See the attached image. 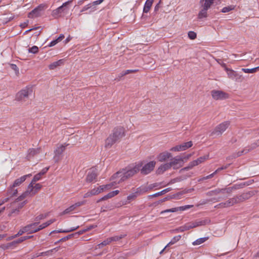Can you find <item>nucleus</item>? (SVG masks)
Wrapping results in <instances>:
<instances>
[{
  "label": "nucleus",
  "instance_id": "nucleus-1",
  "mask_svg": "<svg viewBox=\"0 0 259 259\" xmlns=\"http://www.w3.org/2000/svg\"><path fill=\"white\" fill-rule=\"evenodd\" d=\"M142 165V163H139L133 167H126L117 171L112 176L113 179H116L114 182L119 184L132 178L140 171Z\"/></svg>",
  "mask_w": 259,
  "mask_h": 259
},
{
  "label": "nucleus",
  "instance_id": "nucleus-2",
  "mask_svg": "<svg viewBox=\"0 0 259 259\" xmlns=\"http://www.w3.org/2000/svg\"><path fill=\"white\" fill-rule=\"evenodd\" d=\"M125 136V130L122 126L115 127L112 134L106 139L105 146L107 148H110L115 143L119 141Z\"/></svg>",
  "mask_w": 259,
  "mask_h": 259
},
{
  "label": "nucleus",
  "instance_id": "nucleus-3",
  "mask_svg": "<svg viewBox=\"0 0 259 259\" xmlns=\"http://www.w3.org/2000/svg\"><path fill=\"white\" fill-rule=\"evenodd\" d=\"M32 93L31 87H26L17 93L15 100L21 103L24 102L28 100L29 96L32 94Z\"/></svg>",
  "mask_w": 259,
  "mask_h": 259
},
{
  "label": "nucleus",
  "instance_id": "nucleus-4",
  "mask_svg": "<svg viewBox=\"0 0 259 259\" xmlns=\"http://www.w3.org/2000/svg\"><path fill=\"white\" fill-rule=\"evenodd\" d=\"M222 66L225 68V70L227 72L228 77L229 78L232 80H235L237 82H242L243 81V77H242V75L239 74L237 72L233 70L232 69L227 68L225 64H223Z\"/></svg>",
  "mask_w": 259,
  "mask_h": 259
},
{
  "label": "nucleus",
  "instance_id": "nucleus-5",
  "mask_svg": "<svg viewBox=\"0 0 259 259\" xmlns=\"http://www.w3.org/2000/svg\"><path fill=\"white\" fill-rule=\"evenodd\" d=\"M230 125L228 121H224L217 125L214 130L211 132V136H221L222 134L227 130Z\"/></svg>",
  "mask_w": 259,
  "mask_h": 259
},
{
  "label": "nucleus",
  "instance_id": "nucleus-6",
  "mask_svg": "<svg viewBox=\"0 0 259 259\" xmlns=\"http://www.w3.org/2000/svg\"><path fill=\"white\" fill-rule=\"evenodd\" d=\"M72 2L73 0H69L67 2L64 3L62 6L53 11L52 14V16L55 18L60 17L62 13L68 10L69 8H67V6L72 3Z\"/></svg>",
  "mask_w": 259,
  "mask_h": 259
},
{
  "label": "nucleus",
  "instance_id": "nucleus-7",
  "mask_svg": "<svg viewBox=\"0 0 259 259\" xmlns=\"http://www.w3.org/2000/svg\"><path fill=\"white\" fill-rule=\"evenodd\" d=\"M45 7L44 4H40L29 13L28 17L30 18H33L40 16L41 12L45 10Z\"/></svg>",
  "mask_w": 259,
  "mask_h": 259
},
{
  "label": "nucleus",
  "instance_id": "nucleus-8",
  "mask_svg": "<svg viewBox=\"0 0 259 259\" xmlns=\"http://www.w3.org/2000/svg\"><path fill=\"white\" fill-rule=\"evenodd\" d=\"M155 164L156 162L155 161H151L145 164L143 166H142L140 169L141 173L144 175L149 174L153 170Z\"/></svg>",
  "mask_w": 259,
  "mask_h": 259
},
{
  "label": "nucleus",
  "instance_id": "nucleus-9",
  "mask_svg": "<svg viewBox=\"0 0 259 259\" xmlns=\"http://www.w3.org/2000/svg\"><path fill=\"white\" fill-rule=\"evenodd\" d=\"M69 144L66 143L62 144L58 147L54 151L55 155L53 157V159L55 162H58L61 159V155L65 151L66 147Z\"/></svg>",
  "mask_w": 259,
  "mask_h": 259
},
{
  "label": "nucleus",
  "instance_id": "nucleus-10",
  "mask_svg": "<svg viewBox=\"0 0 259 259\" xmlns=\"http://www.w3.org/2000/svg\"><path fill=\"white\" fill-rule=\"evenodd\" d=\"M212 98L215 100H224L228 98V94L222 91L212 90L211 92Z\"/></svg>",
  "mask_w": 259,
  "mask_h": 259
},
{
  "label": "nucleus",
  "instance_id": "nucleus-11",
  "mask_svg": "<svg viewBox=\"0 0 259 259\" xmlns=\"http://www.w3.org/2000/svg\"><path fill=\"white\" fill-rule=\"evenodd\" d=\"M183 158L180 156H176L171 159L169 163L173 169H176L182 166Z\"/></svg>",
  "mask_w": 259,
  "mask_h": 259
},
{
  "label": "nucleus",
  "instance_id": "nucleus-12",
  "mask_svg": "<svg viewBox=\"0 0 259 259\" xmlns=\"http://www.w3.org/2000/svg\"><path fill=\"white\" fill-rule=\"evenodd\" d=\"M98 175L96 170L95 169H91L88 173L85 180L88 183L93 182L96 181Z\"/></svg>",
  "mask_w": 259,
  "mask_h": 259
},
{
  "label": "nucleus",
  "instance_id": "nucleus-13",
  "mask_svg": "<svg viewBox=\"0 0 259 259\" xmlns=\"http://www.w3.org/2000/svg\"><path fill=\"white\" fill-rule=\"evenodd\" d=\"M255 194V193L253 191H249L248 192H244L241 194H238V197L240 203L244 202V201L249 199L252 196Z\"/></svg>",
  "mask_w": 259,
  "mask_h": 259
},
{
  "label": "nucleus",
  "instance_id": "nucleus-14",
  "mask_svg": "<svg viewBox=\"0 0 259 259\" xmlns=\"http://www.w3.org/2000/svg\"><path fill=\"white\" fill-rule=\"evenodd\" d=\"M191 207V205H185V206H182L178 207L172 208L170 209H166L163 211H162L161 212V213H163L165 212H175L178 211L179 210L184 211L188 208H190Z\"/></svg>",
  "mask_w": 259,
  "mask_h": 259
},
{
  "label": "nucleus",
  "instance_id": "nucleus-15",
  "mask_svg": "<svg viewBox=\"0 0 259 259\" xmlns=\"http://www.w3.org/2000/svg\"><path fill=\"white\" fill-rule=\"evenodd\" d=\"M172 155L170 153L167 151H164L160 153L157 156V159L160 162H163L167 160L168 159L171 158Z\"/></svg>",
  "mask_w": 259,
  "mask_h": 259
},
{
  "label": "nucleus",
  "instance_id": "nucleus-16",
  "mask_svg": "<svg viewBox=\"0 0 259 259\" xmlns=\"http://www.w3.org/2000/svg\"><path fill=\"white\" fill-rule=\"evenodd\" d=\"M210 222V220L209 219H200L197 220L195 222H192V225L194 226V228L204 226L207 224H209Z\"/></svg>",
  "mask_w": 259,
  "mask_h": 259
},
{
  "label": "nucleus",
  "instance_id": "nucleus-17",
  "mask_svg": "<svg viewBox=\"0 0 259 259\" xmlns=\"http://www.w3.org/2000/svg\"><path fill=\"white\" fill-rule=\"evenodd\" d=\"M31 176V174L26 175L21 177L18 179H17L16 180H15L12 186L14 188L20 186L23 182H24L26 180L27 178Z\"/></svg>",
  "mask_w": 259,
  "mask_h": 259
},
{
  "label": "nucleus",
  "instance_id": "nucleus-18",
  "mask_svg": "<svg viewBox=\"0 0 259 259\" xmlns=\"http://www.w3.org/2000/svg\"><path fill=\"white\" fill-rule=\"evenodd\" d=\"M40 152V148H30L28 150L27 158L28 160L33 157L34 156L39 154Z\"/></svg>",
  "mask_w": 259,
  "mask_h": 259
},
{
  "label": "nucleus",
  "instance_id": "nucleus-19",
  "mask_svg": "<svg viewBox=\"0 0 259 259\" xmlns=\"http://www.w3.org/2000/svg\"><path fill=\"white\" fill-rule=\"evenodd\" d=\"M37 225V222H34L33 223L26 225V228H27V233L28 234H32L37 232V230L35 226H36Z\"/></svg>",
  "mask_w": 259,
  "mask_h": 259
},
{
  "label": "nucleus",
  "instance_id": "nucleus-20",
  "mask_svg": "<svg viewBox=\"0 0 259 259\" xmlns=\"http://www.w3.org/2000/svg\"><path fill=\"white\" fill-rule=\"evenodd\" d=\"M18 193V190L17 189H15L12 186H10L8 188L6 196L9 197V199L15 196Z\"/></svg>",
  "mask_w": 259,
  "mask_h": 259
},
{
  "label": "nucleus",
  "instance_id": "nucleus-21",
  "mask_svg": "<svg viewBox=\"0 0 259 259\" xmlns=\"http://www.w3.org/2000/svg\"><path fill=\"white\" fill-rule=\"evenodd\" d=\"M59 247H55V248H54L53 249H52L51 250H48L47 251L36 253L35 256L36 257H39V256H44V255H46V256L51 255H52L53 254V253L54 252L57 251L58 250V249H59Z\"/></svg>",
  "mask_w": 259,
  "mask_h": 259
},
{
  "label": "nucleus",
  "instance_id": "nucleus-22",
  "mask_svg": "<svg viewBox=\"0 0 259 259\" xmlns=\"http://www.w3.org/2000/svg\"><path fill=\"white\" fill-rule=\"evenodd\" d=\"M64 64V60L60 59L57 61L54 62L50 64L49 66V68L50 70H54L57 67L62 66Z\"/></svg>",
  "mask_w": 259,
  "mask_h": 259
},
{
  "label": "nucleus",
  "instance_id": "nucleus-23",
  "mask_svg": "<svg viewBox=\"0 0 259 259\" xmlns=\"http://www.w3.org/2000/svg\"><path fill=\"white\" fill-rule=\"evenodd\" d=\"M228 206H232L235 204L240 203V200L238 195L234 196L233 197L229 199L227 201Z\"/></svg>",
  "mask_w": 259,
  "mask_h": 259
},
{
  "label": "nucleus",
  "instance_id": "nucleus-24",
  "mask_svg": "<svg viewBox=\"0 0 259 259\" xmlns=\"http://www.w3.org/2000/svg\"><path fill=\"white\" fill-rule=\"evenodd\" d=\"M56 221L55 219H51L46 223H44L42 224L41 225H39L38 227L36 228L37 232L39 231L46 228L47 227L49 226L54 222H55Z\"/></svg>",
  "mask_w": 259,
  "mask_h": 259
},
{
  "label": "nucleus",
  "instance_id": "nucleus-25",
  "mask_svg": "<svg viewBox=\"0 0 259 259\" xmlns=\"http://www.w3.org/2000/svg\"><path fill=\"white\" fill-rule=\"evenodd\" d=\"M171 190H172V189L171 188L169 187V188H166L160 192H158L153 194L152 195H149L148 197L151 198V197H158V196H161L162 195H163V194L169 192Z\"/></svg>",
  "mask_w": 259,
  "mask_h": 259
},
{
  "label": "nucleus",
  "instance_id": "nucleus-26",
  "mask_svg": "<svg viewBox=\"0 0 259 259\" xmlns=\"http://www.w3.org/2000/svg\"><path fill=\"white\" fill-rule=\"evenodd\" d=\"M154 0H147L143 8V13H147L151 9Z\"/></svg>",
  "mask_w": 259,
  "mask_h": 259
},
{
  "label": "nucleus",
  "instance_id": "nucleus-27",
  "mask_svg": "<svg viewBox=\"0 0 259 259\" xmlns=\"http://www.w3.org/2000/svg\"><path fill=\"white\" fill-rule=\"evenodd\" d=\"M149 190L147 186H141L137 188L136 191V193L138 194V196H139L146 193Z\"/></svg>",
  "mask_w": 259,
  "mask_h": 259
},
{
  "label": "nucleus",
  "instance_id": "nucleus-28",
  "mask_svg": "<svg viewBox=\"0 0 259 259\" xmlns=\"http://www.w3.org/2000/svg\"><path fill=\"white\" fill-rule=\"evenodd\" d=\"M171 167L170 166V163L169 162L166 163L164 164L161 165L158 169V172L159 174L161 172H163L166 170L170 168Z\"/></svg>",
  "mask_w": 259,
  "mask_h": 259
},
{
  "label": "nucleus",
  "instance_id": "nucleus-29",
  "mask_svg": "<svg viewBox=\"0 0 259 259\" xmlns=\"http://www.w3.org/2000/svg\"><path fill=\"white\" fill-rule=\"evenodd\" d=\"M207 9L203 8L198 13V19H201L203 18L207 17Z\"/></svg>",
  "mask_w": 259,
  "mask_h": 259
},
{
  "label": "nucleus",
  "instance_id": "nucleus-30",
  "mask_svg": "<svg viewBox=\"0 0 259 259\" xmlns=\"http://www.w3.org/2000/svg\"><path fill=\"white\" fill-rule=\"evenodd\" d=\"M125 236H126V234H122L118 236H114L111 237H109L111 242L113 241H117L119 240L124 238Z\"/></svg>",
  "mask_w": 259,
  "mask_h": 259
},
{
  "label": "nucleus",
  "instance_id": "nucleus-31",
  "mask_svg": "<svg viewBox=\"0 0 259 259\" xmlns=\"http://www.w3.org/2000/svg\"><path fill=\"white\" fill-rule=\"evenodd\" d=\"M181 146L182 149V151H185L191 147L193 146V143L192 141H189L181 144Z\"/></svg>",
  "mask_w": 259,
  "mask_h": 259
},
{
  "label": "nucleus",
  "instance_id": "nucleus-32",
  "mask_svg": "<svg viewBox=\"0 0 259 259\" xmlns=\"http://www.w3.org/2000/svg\"><path fill=\"white\" fill-rule=\"evenodd\" d=\"M259 69V66L249 69V68H242L241 70L246 73H254Z\"/></svg>",
  "mask_w": 259,
  "mask_h": 259
},
{
  "label": "nucleus",
  "instance_id": "nucleus-33",
  "mask_svg": "<svg viewBox=\"0 0 259 259\" xmlns=\"http://www.w3.org/2000/svg\"><path fill=\"white\" fill-rule=\"evenodd\" d=\"M18 242L17 240H15L12 242H9L6 245L5 248L6 249H14L18 245Z\"/></svg>",
  "mask_w": 259,
  "mask_h": 259
},
{
  "label": "nucleus",
  "instance_id": "nucleus-34",
  "mask_svg": "<svg viewBox=\"0 0 259 259\" xmlns=\"http://www.w3.org/2000/svg\"><path fill=\"white\" fill-rule=\"evenodd\" d=\"M208 237H202L198 238V239L194 241L192 244L193 245H200L204 242L205 241H206L208 239Z\"/></svg>",
  "mask_w": 259,
  "mask_h": 259
},
{
  "label": "nucleus",
  "instance_id": "nucleus-35",
  "mask_svg": "<svg viewBox=\"0 0 259 259\" xmlns=\"http://www.w3.org/2000/svg\"><path fill=\"white\" fill-rule=\"evenodd\" d=\"M181 235H178L175 236L172 238L170 241L166 245V246L175 244L181 239Z\"/></svg>",
  "mask_w": 259,
  "mask_h": 259
},
{
  "label": "nucleus",
  "instance_id": "nucleus-36",
  "mask_svg": "<svg viewBox=\"0 0 259 259\" xmlns=\"http://www.w3.org/2000/svg\"><path fill=\"white\" fill-rule=\"evenodd\" d=\"M113 186V184H108L105 185L100 186L98 188H96L99 191V194L102 192L105 189H108Z\"/></svg>",
  "mask_w": 259,
  "mask_h": 259
},
{
  "label": "nucleus",
  "instance_id": "nucleus-37",
  "mask_svg": "<svg viewBox=\"0 0 259 259\" xmlns=\"http://www.w3.org/2000/svg\"><path fill=\"white\" fill-rule=\"evenodd\" d=\"M214 1V0H204V2L202 5L203 8L208 10L213 3Z\"/></svg>",
  "mask_w": 259,
  "mask_h": 259
},
{
  "label": "nucleus",
  "instance_id": "nucleus-38",
  "mask_svg": "<svg viewBox=\"0 0 259 259\" xmlns=\"http://www.w3.org/2000/svg\"><path fill=\"white\" fill-rule=\"evenodd\" d=\"M49 215V212L46 213L45 214H41L35 217L34 221L35 222H37L38 224L39 223V221L41 220L44 219L46 218Z\"/></svg>",
  "mask_w": 259,
  "mask_h": 259
},
{
  "label": "nucleus",
  "instance_id": "nucleus-39",
  "mask_svg": "<svg viewBox=\"0 0 259 259\" xmlns=\"http://www.w3.org/2000/svg\"><path fill=\"white\" fill-rule=\"evenodd\" d=\"M28 193H29V191L27 190L25 192L23 193L22 195L19 196L16 199L15 201L14 202V203L22 201L23 200L27 195Z\"/></svg>",
  "mask_w": 259,
  "mask_h": 259
},
{
  "label": "nucleus",
  "instance_id": "nucleus-40",
  "mask_svg": "<svg viewBox=\"0 0 259 259\" xmlns=\"http://www.w3.org/2000/svg\"><path fill=\"white\" fill-rule=\"evenodd\" d=\"M209 158V155H206L203 156H201L197 158L196 159V161L197 162L198 164H199L202 162H203L204 161L208 159Z\"/></svg>",
  "mask_w": 259,
  "mask_h": 259
},
{
  "label": "nucleus",
  "instance_id": "nucleus-41",
  "mask_svg": "<svg viewBox=\"0 0 259 259\" xmlns=\"http://www.w3.org/2000/svg\"><path fill=\"white\" fill-rule=\"evenodd\" d=\"M138 71V70H137V69H134V70L130 69V70H124L120 73V75L121 77H122V76H123L125 75H127L129 73L136 72Z\"/></svg>",
  "mask_w": 259,
  "mask_h": 259
},
{
  "label": "nucleus",
  "instance_id": "nucleus-42",
  "mask_svg": "<svg viewBox=\"0 0 259 259\" xmlns=\"http://www.w3.org/2000/svg\"><path fill=\"white\" fill-rule=\"evenodd\" d=\"M235 8V6H233V5H230V6H227V7H225L224 8H223L222 10H221V12L222 13H227V12H229L233 10H234Z\"/></svg>",
  "mask_w": 259,
  "mask_h": 259
},
{
  "label": "nucleus",
  "instance_id": "nucleus-43",
  "mask_svg": "<svg viewBox=\"0 0 259 259\" xmlns=\"http://www.w3.org/2000/svg\"><path fill=\"white\" fill-rule=\"evenodd\" d=\"M75 209V208L73 206V205H71L67 208L65 209L61 213V214H65L69 213L70 212L74 210Z\"/></svg>",
  "mask_w": 259,
  "mask_h": 259
},
{
  "label": "nucleus",
  "instance_id": "nucleus-44",
  "mask_svg": "<svg viewBox=\"0 0 259 259\" xmlns=\"http://www.w3.org/2000/svg\"><path fill=\"white\" fill-rule=\"evenodd\" d=\"M191 176V175H183V176H181L178 177L176 178V181H177V182H181L182 181H184V180L187 179L188 178L190 177Z\"/></svg>",
  "mask_w": 259,
  "mask_h": 259
},
{
  "label": "nucleus",
  "instance_id": "nucleus-45",
  "mask_svg": "<svg viewBox=\"0 0 259 259\" xmlns=\"http://www.w3.org/2000/svg\"><path fill=\"white\" fill-rule=\"evenodd\" d=\"M111 243L109 238H107L106 240L100 243L98 245L99 248H101L103 246H106Z\"/></svg>",
  "mask_w": 259,
  "mask_h": 259
},
{
  "label": "nucleus",
  "instance_id": "nucleus-46",
  "mask_svg": "<svg viewBox=\"0 0 259 259\" xmlns=\"http://www.w3.org/2000/svg\"><path fill=\"white\" fill-rule=\"evenodd\" d=\"M185 231L184 226H182L178 228L171 230V232L173 233H177L179 232H183Z\"/></svg>",
  "mask_w": 259,
  "mask_h": 259
},
{
  "label": "nucleus",
  "instance_id": "nucleus-47",
  "mask_svg": "<svg viewBox=\"0 0 259 259\" xmlns=\"http://www.w3.org/2000/svg\"><path fill=\"white\" fill-rule=\"evenodd\" d=\"M238 188L237 186L234 185L232 187H228L226 188V193L231 194L233 190H236Z\"/></svg>",
  "mask_w": 259,
  "mask_h": 259
},
{
  "label": "nucleus",
  "instance_id": "nucleus-48",
  "mask_svg": "<svg viewBox=\"0 0 259 259\" xmlns=\"http://www.w3.org/2000/svg\"><path fill=\"white\" fill-rule=\"evenodd\" d=\"M244 153H243V150H241V151H239L238 152H235L234 153L232 154V155L231 156V158H237L238 157H239L242 155H243Z\"/></svg>",
  "mask_w": 259,
  "mask_h": 259
},
{
  "label": "nucleus",
  "instance_id": "nucleus-49",
  "mask_svg": "<svg viewBox=\"0 0 259 259\" xmlns=\"http://www.w3.org/2000/svg\"><path fill=\"white\" fill-rule=\"evenodd\" d=\"M38 48L36 46H34L32 47L31 48H30L28 49L29 53H30L32 54H36L38 52Z\"/></svg>",
  "mask_w": 259,
  "mask_h": 259
},
{
  "label": "nucleus",
  "instance_id": "nucleus-50",
  "mask_svg": "<svg viewBox=\"0 0 259 259\" xmlns=\"http://www.w3.org/2000/svg\"><path fill=\"white\" fill-rule=\"evenodd\" d=\"M137 196H138V195L136 193V191H135L134 193H132V194H130L127 197V199L129 201H131L135 199Z\"/></svg>",
  "mask_w": 259,
  "mask_h": 259
},
{
  "label": "nucleus",
  "instance_id": "nucleus-51",
  "mask_svg": "<svg viewBox=\"0 0 259 259\" xmlns=\"http://www.w3.org/2000/svg\"><path fill=\"white\" fill-rule=\"evenodd\" d=\"M170 151L175 152L182 151L181 144L172 147L170 149Z\"/></svg>",
  "mask_w": 259,
  "mask_h": 259
},
{
  "label": "nucleus",
  "instance_id": "nucleus-52",
  "mask_svg": "<svg viewBox=\"0 0 259 259\" xmlns=\"http://www.w3.org/2000/svg\"><path fill=\"white\" fill-rule=\"evenodd\" d=\"M41 185L39 183L35 184V185L34 186V189H35V190H33L32 195L35 194L39 190L41 189Z\"/></svg>",
  "mask_w": 259,
  "mask_h": 259
},
{
  "label": "nucleus",
  "instance_id": "nucleus-53",
  "mask_svg": "<svg viewBox=\"0 0 259 259\" xmlns=\"http://www.w3.org/2000/svg\"><path fill=\"white\" fill-rule=\"evenodd\" d=\"M188 37L190 39H194L195 38H196V33L194 32V31H190L188 32Z\"/></svg>",
  "mask_w": 259,
  "mask_h": 259
},
{
  "label": "nucleus",
  "instance_id": "nucleus-54",
  "mask_svg": "<svg viewBox=\"0 0 259 259\" xmlns=\"http://www.w3.org/2000/svg\"><path fill=\"white\" fill-rule=\"evenodd\" d=\"M27 228H26V226L23 227L22 228H21L18 232V233H17V235L18 236H20L22 235H23L24 233H27Z\"/></svg>",
  "mask_w": 259,
  "mask_h": 259
},
{
  "label": "nucleus",
  "instance_id": "nucleus-55",
  "mask_svg": "<svg viewBox=\"0 0 259 259\" xmlns=\"http://www.w3.org/2000/svg\"><path fill=\"white\" fill-rule=\"evenodd\" d=\"M184 226L185 231L189 230L191 229L194 228V226L192 225V222L187 223L185 224Z\"/></svg>",
  "mask_w": 259,
  "mask_h": 259
},
{
  "label": "nucleus",
  "instance_id": "nucleus-56",
  "mask_svg": "<svg viewBox=\"0 0 259 259\" xmlns=\"http://www.w3.org/2000/svg\"><path fill=\"white\" fill-rule=\"evenodd\" d=\"M42 175L40 174V172L37 174L36 175H35L33 179H32V182H36L38 181H39Z\"/></svg>",
  "mask_w": 259,
  "mask_h": 259
},
{
  "label": "nucleus",
  "instance_id": "nucleus-57",
  "mask_svg": "<svg viewBox=\"0 0 259 259\" xmlns=\"http://www.w3.org/2000/svg\"><path fill=\"white\" fill-rule=\"evenodd\" d=\"M35 182H32V180L31 181V183L29 184L28 186V190L29 191V193H32L34 189L33 185L35 184Z\"/></svg>",
  "mask_w": 259,
  "mask_h": 259
},
{
  "label": "nucleus",
  "instance_id": "nucleus-58",
  "mask_svg": "<svg viewBox=\"0 0 259 259\" xmlns=\"http://www.w3.org/2000/svg\"><path fill=\"white\" fill-rule=\"evenodd\" d=\"M217 206L218 207H220V208H226V207H228L229 206H228V203H227V201H225L224 202H222V203H219Z\"/></svg>",
  "mask_w": 259,
  "mask_h": 259
},
{
  "label": "nucleus",
  "instance_id": "nucleus-59",
  "mask_svg": "<svg viewBox=\"0 0 259 259\" xmlns=\"http://www.w3.org/2000/svg\"><path fill=\"white\" fill-rule=\"evenodd\" d=\"M19 210L18 209H17V208H13L12 209L11 212L10 213L9 215H12L13 214L14 215H17V214H19Z\"/></svg>",
  "mask_w": 259,
  "mask_h": 259
},
{
  "label": "nucleus",
  "instance_id": "nucleus-60",
  "mask_svg": "<svg viewBox=\"0 0 259 259\" xmlns=\"http://www.w3.org/2000/svg\"><path fill=\"white\" fill-rule=\"evenodd\" d=\"M109 198H111L110 195H109V193H108L107 195H105L104 196L101 197L100 199H99L97 202L98 203L100 201L106 200Z\"/></svg>",
  "mask_w": 259,
  "mask_h": 259
},
{
  "label": "nucleus",
  "instance_id": "nucleus-61",
  "mask_svg": "<svg viewBox=\"0 0 259 259\" xmlns=\"http://www.w3.org/2000/svg\"><path fill=\"white\" fill-rule=\"evenodd\" d=\"M27 202L26 201H23V202H21L20 203H19L17 206V208L19 210L20 209H21L22 207H24V206L26 204Z\"/></svg>",
  "mask_w": 259,
  "mask_h": 259
},
{
  "label": "nucleus",
  "instance_id": "nucleus-62",
  "mask_svg": "<svg viewBox=\"0 0 259 259\" xmlns=\"http://www.w3.org/2000/svg\"><path fill=\"white\" fill-rule=\"evenodd\" d=\"M86 231L85 229H84V230H80L78 232H76L75 233H73V237H78L79 235L83 234V233H84Z\"/></svg>",
  "mask_w": 259,
  "mask_h": 259
},
{
  "label": "nucleus",
  "instance_id": "nucleus-63",
  "mask_svg": "<svg viewBox=\"0 0 259 259\" xmlns=\"http://www.w3.org/2000/svg\"><path fill=\"white\" fill-rule=\"evenodd\" d=\"M119 192V190H114L113 191H111L109 193V195H110V197L112 198L114 197V196L117 195Z\"/></svg>",
  "mask_w": 259,
  "mask_h": 259
},
{
  "label": "nucleus",
  "instance_id": "nucleus-64",
  "mask_svg": "<svg viewBox=\"0 0 259 259\" xmlns=\"http://www.w3.org/2000/svg\"><path fill=\"white\" fill-rule=\"evenodd\" d=\"M27 239H28V237H26V236H25L21 237L19 239H17V241L18 242V244H19Z\"/></svg>",
  "mask_w": 259,
  "mask_h": 259
}]
</instances>
